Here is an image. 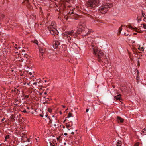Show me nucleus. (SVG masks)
Returning <instances> with one entry per match:
<instances>
[{
    "mask_svg": "<svg viewBox=\"0 0 146 146\" xmlns=\"http://www.w3.org/2000/svg\"><path fill=\"white\" fill-rule=\"evenodd\" d=\"M60 114H62V112L61 111H60Z\"/></svg>",
    "mask_w": 146,
    "mask_h": 146,
    "instance_id": "nucleus-53",
    "label": "nucleus"
},
{
    "mask_svg": "<svg viewBox=\"0 0 146 146\" xmlns=\"http://www.w3.org/2000/svg\"><path fill=\"white\" fill-rule=\"evenodd\" d=\"M133 29H137V28H136V27H135L134 28H133Z\"/></svg>",
    "mask_w": 146,
    "mask_h": 146,
    "instance_id": "nucleus-61",
    "label": "nucleus"
},
{
    "mask_svg": "<svg viewBox=\"0 0 146 146\" xmlns=\"http://www.w3.org/2000/svg\"><path fill=\"white\" fill-rule=\"evenodd\" d=\"M128 27L129 28H133V27L131 26H129Z\"/></svg>",
    "mask_w": 146,
    "mask_h": 146,
    "instance_id": "nucleus-40",
    "label": "nucleus"
},
{
    "mask_svg": "<svg viewBox=\"0 0 146 146\" xmlns=\"http://www.w3.org/2000/svg\"><path fill=\"white\" fill-rule=\"evenodd\" d=\"M71 133L72 134H74V132H71Z\"/></svg>",
    "mask_w": 146,
    "mask_h": 146,
    "instance_id": "nucleus-54",
    "label": "nucleus"
},
{
    "mask_svg": "<svg viewBox=\"0 0 146 146\" xmlns=\"http://www.w3.org/2000/svg\"><path fill=\"white\" fill-rule=\"evenodd\" d=\"M137 62H138V65H139V60H138Z\"/></svg>",
    "mask_w": 146,
    "mask_h": 146,
    "instance_id": "nucleus-46",
    "label": "nucleus"
},
{
    "mask_svg": "<svg viewBox=\"0 0 146 146\" xmlns=\"http://www.w3.org/2000/svg\"><path fill=\"white\" fill-rule=\"evenodd\" d=\"M88 111H89V110H88V109H87L86 110V112H88Z\"/></svg>",
    "mask_w": 146,
    "mask_h": 146,
    "instance_id": "nucleus-38",
    "label": "nucleus"
},
{
    "mask_svg": "<svg viewBox=\"0 0 146 146\" xmlns=\"http://www.w3.org/2000/svg\"><path fill=\"white\" fill-rule=\"evenodd\" d=\"M61 137V136H59L57 138V140L58 141H59L60 140V139Z\"/></svg>",
    "mask_w": 146,
    "mask_h": 146,
    "instance_id": "nucleus-30",
    "label": "nucleus"
},
{
    "mask_svg": "<svg viewBox=\"0 0 146 146\" xmlns=\"http://www.w3.org/2000/svg\"><path fill=\"white\" fill-rule=\"evenodd\" d=\"M143 26L144 28L145 29H146V24L145 23L143 24Z\"/></svg>",
    "mask_w": 146,
    "mask_h": 146,
    "instance_id": "nucleus-27",
    "label": "nucleus"
},
{
    "mask_svg": "<svg viewBox=\"0 0 146 146\" xmlns=\"http://www.w3.org/2000/svg\"><path fill=\"white\" fill-rule=\"evenodd\" d=\"M29 97V95H26L25 96V97L26 98H28Z\"/></svg>",
    "mask_w": 146,
    "mask_h": 146,
    "instance_id": "nucleus-35",
    "label": "nucleus"
},
{
    "mask_svg": "<svg viewBox=\"0 0 146 146\" xmlns=\"http://www.w3.org/2000/svg\"><path fill=\"white\" fill-rule=\"evenodd\" d=\"M69 13H71V14H74V13H73V11H70L69 12Z\"/></svg>",
    "mask_w": 146,
    "mask_h": 146,
    "instance_id": "nucleus-36",
    "label": "nucleus"
},
{
    "mask_svg": "<svg viewBox=\"0 0 146 146\" xmlns=\"http://www.w3.org/2000/svg\"><path fill=\"white\" fill-rule=\"evenodd\" d=\"M76 15V16H77V17H78V16L77 15H73V16H74V15Z\"/></svg>",
    "mask_w": 146,
    "mask_h": 146,
    "instance_id": "nucleus-58",
    "label": "nucleus"
},
{
    "mask_svg": "<svg viewBox=\"0 0 146 146\" xmlns=\"http://www.w3.org/2000/svg\"><path fill=\"white\" fill-rule=\"evenodd\" d=\"M46 103V102H44V104H45V103Z\"/></svg>",
    "mask_w": 146,
    "mask_h": 146,
    "instance_id": "nucleus-63",
    "label": "nucleus"
},
{
    "mask_svg": "<svg viewBox=\"0 0 146 146\" xmlns=\"http://www.w3.org/2000/svg\"><path fill=\"white\" fill-rule=\"evenodd\" d=\"M66 127L68 128V130H70V129H69L68 128L70 127L71 126L69 124H68V123H66Z\"/></svg>",
    "mask_w": 146,
    "mask_h": 146,
    "instance_id": "nucleus-21",
    "label": "nucleus"
},
{
    "mask_svg": "<svg viewBox=\"0 0 146 146\" xmlns=\"http://www.w3.org/2000/svg\"><path fill=\"white\" fill-rule=\"evenodd\" d=\"M48 111L50 113H51L52 112V109L51 108H48Z\"/></svg>",
    "mask_w": 146,
    "mask_h": 146,
    "instance_id": "nucleus-24",
    "label": "nucleus"
},
{
    "mask_svg": "<svg viewBox=\"0 0 146 146\" xmlns=\"http://www.w3.org/2000/svg\"><path fill=\"white\" fill-rule=\"evenodd\" d=\"M30 83V82H29V83H27V84L28 85H29V84Z\"/></svg>",
    "mask_w": 146,
    "mask_h": 146,
    "instance_id": "nucleus-60",
    "label": "nucleus"
},
{
    "mask_svg": "<svg viewBox=\"0 0 146 146\" xmlns=\"http://www.w3.org/2000/svg\"><path fill=\"white\" fill-rule=\"evenodd\" d=\"M26 82L24 83V85H25V84H26Z\"/></svg>",
    "mask_w": 146,
    "mask_h": 146,
    "instance_id": "nucleus-59",
    "label": "nucleus"
},
{
    "mask_svg": "<svg viewBox=\"0 0 146 146\" xmlns=\"http://www.w3.org/2000/svg\"><path fill=\"white\" fill-rule=\"evenodd\" d=\"M124 35H125V36H127L128 35V34H126V33H124Z\"/></svg>",
    "mask_w": 146,
    "mask_h": 146,
    "instance_id": "nucleus-41",
    "label": "nucleus"
},
{
    "mask_svg": "<svg viewBox=\"0 0 146 146\" xmlns=\"http://www.w3.org/2000/svg\"><path fill=\"white\" fill-rule=\"evenodd\" d=\"M127 89V88L125 86H122L121 88V89L123 92H125Z\"/></svg>",
    "mask_w": 146,
    "mask_h": 146,
    "instance_id": "nucleus-15",
    "label": "nucleus"
},
{
    "mask_svg": "<svg viewBox=\"0 0 146 146\" xmlns=\"http://www.w3.org/2000/svg\"><path fill=\"white\" fill-rule=\"evenodd\" d=\"M48 116V114H46V115H45V116L46 117H47Z\"/></svg>",
    "mask_w": 146,
    "mask_h": 146,
    "instance_id": "nucleus-57",
    "label": "nucleus"
},
{
    "mask_svg": "<svg viewBox=\"0 0 146 146\" xmlns=\"http://www.w3.org/2000/svg\"><path fill=\"white\" fill-rule=\"evenodd\" d=\"M47 93L46 92H44V94H47Z\"/></svg>",
    "mask_w": 146,
    "mask_h": 146,
    "instance_id": "nucleus-48",
    "label": "nucleus"
},
{
    "mask_svg": "<svg viewBox=\"0 0 146 146\" xmlns=\"http://www.w3.org/2000/svg\"><path fill=\"white\" fill-rule=\"evenodd\" d=\"M87 32H88V31H84V34H85V33H87Z\"/></svg>",
    "mask_w": 146,
    "mask_h": 146,
    "instance_id": "nucleus-47",
    "label": "nucleus"
},
{
    "mask_svg": "<svg viewBox=\"0 0 146 146\" xmlns=\"http://www.w3.org/2000/svg\"><path fill=\"white\" fill-rule=\"evenodd\" d=\"M66 35V36H74L75 38L76 36V34H75L74 31L73 30H71L70 31H66L65 32Z\"/></svg>",
    "mask_w": 146,
    "mask_h": 146,
    "instance_id": "nucleus-5",
    "label": "nucleus"
},
{
    "mask_svg": "<svg viewBox=\"0 0 146 146\" xmlns=\"http://www.w3.org/2000/svg\"><path fill=\"white\" fill-rule=\"evenodd\" d=\"M53 56H54L53 55H50L49 56H48V57L50 59H52L53 58Z\"/></svg>",
    "mask_w": 146,
    "mask_h": 146,
    "instance_id": "nucleus-25",
    "label": "nucleus"
},
{
    "mask_svg": "<svg viewBox=\"0 0 146 146\" xmlns=\"http://www.w3.org/2000/svg\"><path fill=\"white\" fill-rule=\"evenodd\" d=\"M116 146H121L122 143L121 141H118L116 143Z\"/></svg>",
    "mask_w": 146,
    "mask_h": 146,
    "instance_id": "nucleus-13",
    "label": "nucleus"
},
{
    "mask_svg": "<svg viewBox=\"0 0 146 146\" xmlns=\"http://www.w3.org/2000/svg\"><path fill=\"white\" fill-rule=\"evenodd\" d=\"M141 12H142V15H143V10H142L141 11Z\"/></svg>",
    "mask_w": 146,
    "mask_h": 146,
    "instance_id": "nucleus-50",
    "label": "nucleus"
},
{
    "mask_svg": "<svg viewBox=\"0 0 146 146\" xmlns=\"http://www.w3.org/2000/svg\"><path fill=\"white\" fill-rule=\"evenodd\" d=\"M40 116L42 117H43V115H42V114H40Z\"/></svg>",
    "mask_w": 146,
    "mask_h": 146,
    "instance_id": "nucleus-39",
    "label": "nucleus"
},
{
    "mask_svg": "<svg viewBox=\"0 0 146 146\" xmlns=\"http://www.w3.org/2000/svg\"><path fill=\"white\" fill-rule=\"evenodd\" d=\"M27 54H25V57H26V58H27V56H27Z\"/></svg>",
    "mask_w": 146,
    "mask_h": 146,
    "instance_id": "nucleus-42",
    "label": "nucleus"
},
{
    "mask_svg": "<svg viewBox=\"0 0 146 146\" xmlns=\"http://www.w3.org/2000/svg\"><path fill=\"white\" fill-rule=\"evenodd\" d=\"M112 6L109 3L106 4L100 7L99 8V11L102 13L105 14Z\"/></svg>",
    "mask_w": 146,
    "mask_h": 146,
    "instance_id": "nucleus-4",
    "label": "nucleus"
},
{
    "mask_svg": "<svg viewBox=\"0 0 146 146\" xmlns=\"http://www.w3.org/2000/svg\"><path fill=\"white\" fill-rule=\"evenodd\" d=\"M9 137H10V135H6V136H5V141H6V140L7 139H8L9 138Z\"/></svg>",
    "mask_w": 146,
    "mask_h": 146,
    "instance_id": "nucleus-22",
    "label": "nucleus"
},
{
    "mask_svg": "<svg viewBox=\"0 0 146 146\" xmlns=\"http://www.w3.org/2000/svg\"><path fill=\"white\" fill-rule=\"evenodd\" d=\"M62 106L63 108H64L65 107V106L62 105Z\"/></svg>",
    "mask_w": 146,
    "mask_h": 146,
    "instance_id": "nucleus-44",
    "label": "nucleus"
},
{
    "mask_svg": "<svg viewBox=\"0 0 146 146\" xmlns=\"http://www.w3.org/2000/svg\"><path fill=\"white\" fill-rule=\"evenodd\" d=\"M114 98L116 100H121V95L120 94L118 95L117 96H115Z\"/></svg>",
    "mask_w": 146,
    "mask_h": 146,
    "instance_id": "nucleus-12",
    "label": "nucleus"
},
{
    "mask_svg": "<svg viewBox=\"0 0 146 146\" xmlns=\"http://www.w3.org/2000/svg\"><path fill=\"white\" fill-rule=\"evenodd\" d=\"M60 44V43L58 41H55L53 43V47L55 49H56L58 46Z\"/></svg>",
    "mask_w": 146,
    "mask_h": 146,
    "instance_id": "nucleus-10",
    "label": "nucleus"
},
{
    "mask_svg": "<svg viewBox=\"0 0 146 146\" xmlns=\"http://www.w3.org/2000/svg\"><path fill=\"white\" fill-rule=\"evenodd\" d=\"M72 113H71L70 112L69 113L67 118H69L70 117H72Z\"/></svg>",
    "mask_w": 146,
    "mask_h": 146,
    "instance_id": "nucleus-20",
    "label": "nucleus"
},
{
    "mask_svg": "<svg viewBox=\"0 0 146 146\" xmlns=\"http://www.w3.org/2000/svg\"><path fill=\"white\" fill-rule=\"evenodd\" d=\"M84 30L83 31L82 29L80 27L79 28L77 31L76 33V35L79 34L81 32H82V34L84 35Z\"/></svg>",
    "mask_w": 146,
    "mask_h": 146,
    "instance_id": "nucleus-8",
    "label": "nucleus"
},
{
    "mask_svg": "<svg viewBox=\"0 0 146 146\" xmlns=\"http://www.w3.org/2000/svg\"><path fill=\"white\" fill-rule=\"evenodd\" d=\"M139 143L138 142L136 143L134 145V146H139Z\"/></svg>",
    "mask_w": 146,
    "mask_h": 146,
    "instance_id": "nucleus-26",
    "label": "nucleus"
},
{
    "mask_svg": "<svg viewBox=\"0 0 146 146\" xmlns=\"http://www.w3.org/2000/svg\"><path fill=\"white\" fill-rule=\"evenodd\" d=\"M22 135L21 136L22 137V139L23 140L24 138H27V135L25 132L23 133L22 134Z\"/></svg>",
    "mask_w": 146,
    "mask_h": 146,
    "instance_id": "nucleus-16",
    "label": "nucleus"
},
{
    "mask_svg": "<svg viewBox=\"0 0 146 146\" xmlns=\"http://www.w3.org/2000/svg\"><path fill=\"white\" fill-rule=\"evenodd\" d=\"M52 146H55L54 145Z\"/></svg>",
    "mask_w": 146,
    "mask_h": 146,
    "instance_id": "nucleus-64",
    "label": "nucleus"
},
{
    "mask_svg": "<svg viewBox=\"0 0 146 146\" xmlns=\"http://www.w3.org/2000/svg\"><path fill=\"white\" fill-rule=\"evenodd\" d=\"M117 121L118 123H123L124 121V119L119 116L117 117Z\"/></svg>",
    "mask_w": 146,
    "mask_h": 146,
    "instance_id": "nucleus-9",
    "label": "nucleus"
},
{
    "mask_svg": "<svg viewBox=\"0 0 146 146\" xmlns=\"http://www.w3.org/2000/svg\"><path fill=\"white\" fill-rule=\"evenodd\" d=\"M119 33H120L121 32L122 30V28L121 27H120L119 28Z\"/></svg>",
    "mask_w": 146,
    "mask_h": 146,
    "instance_id": "nucleus-28",
    "label": "nucleus"
},
{
    "mask_svg": "<svg viewBox=\"0 0 146 146\" xmlns=\"http://www.w3.org/2000/svg\"><path fill=\"white\" fill-rule=\"evenodd\" d=\"M33 85H37V82H34L33 83Z\"/></svg>",
    "mask_w": 146,
    "mask_h": 146,
    "instance_id": "nucleus-32",
    "label": "nucleus"
},
{
    "mask_svg": "<svg viewBox=\"0 0 146 146\" xmlns=\"http://www.w3.org/2000/svg\"><path fill=\"white\" fill-rule=\"evenodd\" d=\"M25 51V50H22V52H24Z\"/></svg>",
    "mask_w": 146,
    "mask_h": 146,
    "instance_id": "nucleus-56",
    "label": "nucleus"
},
{
    "mask_svg": "<svg viewBox=\"0 0 146 146\" xmlns=\"http://www.w3.org/2000/svg\"><path fill=\"white\" fill-rule=\"evenodd\" d=\"M4 119H5V118H4L3 119H2V120H1V121H2V122H3V120H4Z\"/></svg>",
    "mask_w": 146,
    "mask_h": 146,
    "instance_id": "nucleus-55",
    "label": "nucleus"
},
{
    "mask_svg": "<svg viewBox=\"0 0 146 146\" xmlns=\"http://www.w3.org/2000/svg\"><path fill=\"white\" fill-rule=\"evenodd\" d=\"M79 25L80 26H82V25L81 23Z\"/></svg>",
    "mask_w": 146,
    "mask_h": 146,
    "instance_id": "nucleus-52",
    "label": "nucleus"
},
{
    "mask_svg": "<svg viewBox=\"0 0 146 146\" xmlns=\"http://www.w3.org/2000/svg\"><path fill=\"white\" fill-rule=\"evenodd\" d=\"M28 73L30 75H31L32 74V73L31 72H29Z\"/></svg>",
    "mask_w": 146,
    "mask_h": 146,
    "instance_id": "nucleus-43",
    "label": "nucleus"
},
{
    "mask_svg": "<svg viewBox=\"0 0 146 146\" xmlns=\"http://www.w3.org/2000/svg\"><path fill=\"white\" fill-rule=\"evenodd\" d=\"M141 134L143 135H146V128H145L143 129L141 132Z\"/></svg>",
    "mask_w": 146,
    "mask_h": 146,
    "instance_id": "nucleus-14",
    "label": "nucleus"
},
{
    "mask_svg": "<svg viewBox=\"0 0 146 146\" xmlns=\"http://www.w3.org/2000/svg\"><path fill=\"white\" fill-rule=\"evenodd\" d=\"M87 4L88 7L95 9L96 7L99 6V0H89L87 1Z\"/></svg>",
    "mask_w": 146,
    "mask_h": 146,
    "instance_id": "nucleus-3",
    "label": "nucleus"
},
{
    "mask_svg": "<svg viewBox=\"0 0 146 146\" xmlns=\"http://www.w3.org/2000/svg\"><path fill=\"white\" fill-rule=\"evenodd\" d=\"M33 43H34L36 44L37 45H38V41L37 40H33V41H31Z\"/></svg>",
    "mask_w": 146,
    "mask_h": 146,
    "instance_id": "nucleus-19",
    "label": "nucleus"
},
{
    "mask_svg": "<svg viewBox=\"0 0 146 146\" xmlns=\"http://www.w3.org/2000/svg\"><path fill=\"white\" fill-rule=\"evenodd\" d=\"M135 31L139 33H141V30L140 31H137V29L135 30Z\"/></svg>",
    "mask_w": 146,
    "mask_h": 146,
    "instance_id": "nucleus-31",
    "label": "nucleus"
},
{
    "mask_svg": "<svg viewBox=\"0 0 146 146\" xmlns=\"http://www.w3.org/2000/svg\"><path fill=\"white\" fill-rule=\"evenodd\" d=\"M67 37V39L68 40V42L70 43L71 44L73 42V41L72 40V39L71 37L70 36H66Z\"/></svg>",
    "mask_w": 146,
    "mask_h": 146,
    "instance_id": "nucleus-11",
    "label": "nucleus"
},
{
    "mask_svg": "<svg viewBox=\"0 0 146 146\" xmlns=\"http://www.w3.org/2000/svg\"><path fill=\"white\" fill-rule=\"evenodd\" d=\"M137 20L139 22V21H141V17H138L137 18Z\"/></svg>",
    "mask_w": 146,
    "mask_h": 146,
    "instance_id": "nucleus-23",
    "label": "nucleus"
},
{
    "mask_svg": "<svg viewBox=\"0 0 146 146\" xmlns=\"http://www.w3.org/2000/svg\"><path fill=\"white\" fill-rule=\"evenodd\" d=\"M113 86V88H115V86H114V85H113V86Z\"/></svg>",
    "mask_w": 146,
    "mask_h": 146,
    "instance_id": "nucleus-51",
    "label": "nucleus"
},
{
    "mask_svg": "<svg viewBox=\"0 0 146 146\" xmlns=\"http://www.w3.org/2000/svg\"><path fill=\"white\" fill-rule=\"evenodd\" d=\"M139 72L138 71V70H137V77H138V76H139Z\"/></svg>",
    "mask_w": 146,
    "mask_h": 146,
    "instance_id": "nucleus-33",
    "label": "nucleus"
},
{
    "mask_svg": "<svg viewBox=\"0 0 146 146\" xmlns=\"http://www.w3.org/2000/svg\"><path fill=\"white\" fill-rule=\"evenodd\" d=\"M15 46H17V45L16 44H15Z\"/></svg>",
    "mask_w": 146,
    "mask_h": 146,
    "instance_id": "nucleus-62",
    "label": "nucleus"
},
{
    "mask_svg": "<svg viewBox=\"0 0 146 146\" xmlns=\"http://www.w3.org/2000/svg\"><path fill=\"white\" fill-rule=\"evenodd\" d=\"M133 34L134 35H136L137 34V33H134Z\"/></svg>",
    "mask_w": 146,
    "mask_h": 146,
    "instance_id": "nucleus-49",
    "label": "nucleus"
},
{
    "mask_svg": "<svg viewBox=\"0 0 146 146\" xmlns=\"http://www.w3.org/2000/svg\"><path fill=\"white\" fill-rule=\"evenodd\" d=\"M93 49V54L97 58L98 61L101 62L102 61L101 58H102L104 55L103 52L102 50H99L96 48L94 47Z\"/></svg>",
    "mask_w": 146,
    "mask_h": 146,
    "instance_id": "nucleus-1",
    "label": "nucleus"
},
{
    "mask_svg": "<svg viewBox=\"0 0 146 146\" xmlns=\"http://www.w3.org/2000/svg\"><path fill=\"white\" fill-rule=\"evenodd\" d=\"M23 112H24V113H26L27 112V111L26 110H23Z\"/></svg>",
    "mask_w": 146,
    "mask_h": 146,
    "instance_id": "nucleus-34",
    "label": "nucleus"
},
{
    "mask_svg": "<svg viewBox=\"0 0 146 146\" xmlns=\"http://www.w3.org/2000/svg\"><path fill=\"white\" fill-rule=\"evenodd\" d=\"M142 16L144 17V19H146V17L145 14L144 13L143 14V15H142Z\"/></svg>",
    "mask_w": 146,
    "mask_h": 146,
    "instance_id": "nucleus-29",
    "label": "nucleus"
},
{
    "mask_svg": "<svg viewBox=\"0 0 146 146\" xmlns=\"http://www.w3.org/2000/svg\"><path fill=\"white\" fill-rule=\"evenodd\" d=\"M140 46H139V48H138V49L140 51H143L144 50V49L143 47H142L141 48H140Z\"/></svg>",
    "mask_w": 146,
    "mask_h": 146,
    "instance_id": "nucleus-18",
    "label": "nucleus"
},
{
    "mask_svg": "<svg viewBox=\"0 0 146 146\" xmlns=\"http://www.w3.org/2000/svg\"><path fill=\"white\" fill-rule=\"evenodd\" d=\"M30 139H27V142H30Z\"/></svg>",
    "mask_w": 146,
    "mask_h": 146,
    "instance_id": "nucleus-37",
    "label": "nucleus"
},
{
    "mask_svg": "<svg viewBox=\"0 0 146 146\" xmlns=\"http://www.w3.org/2000/svg\"><path fill=\"white\" fill-rule=\"evenodd\" d=\"M39 51L40 52V56L43 57L44 56V53L45 52V50L44 48H39Z\"/></svg>",
    "mask_w": 146,
    "mask_h": 146,
    "instance_id": "nucleus-6",
    "label": "nucleus"
},
{
    "mask_svg": "<svg viewBox=\"0 0 146 146\" xmlns=\"http://www.w3.org/2000/svg\"><path fill=\"white\" fill-rule=\"evenodd\" d=\"M64 135L65 136H66L67 135V134L66 133H64Z\"/></svg>",
    "mask_w": 146,
    "mask_h": 146,
    "instance_id": "nucleus-45",
    "label": "nucleus"
},
{
    "mask_svg": "<svg viewBox=\"0 0 146 146\" xmlns=\"http://www.w3.org/2000/svg\"><path fill=\"white\" fill-rule=\"evenodd\" d=\"M56 24L54 21H52L48 28L50 31L51 34L53 35H57L58 34V32L56 29Z\"/></svg>",
    "mask_w": 146,
    "mask_h": 146,
    "instance_id": "nucleus-2",
    "label": "nucleus"
},
{
    "mask_svg": "<svg viewBox=\"0 0 146 146\" xmlns=\"http://www.w3.org/2000/svg\"><path fill=\"white\" fill-rule=\"evenodd\" d=\"M15 116L13 115H12L11 116V119L12 121H13L15 120Z\"/></svg>",
    "mask_w": 146,
    "mask_h": 146,
    "instance_id": "nucleus-17",
    "label": "nucleus"
},
{
    "mask_svg": "<svg viewBox=\"0 0 146 146\" xmlns=\"http://www.w3.org/2000/svg\"><path fill=\"white\" fill-rule=\"evenodd\" d=\"M84 31H88L87 33L84 34V36H87L89 34L91 33H92L93 32V31L92 29H88V28H84Z\"/></svg>",
    "mask_w": 146,
    "mask_h": 146,
    "instance_id": "nucleus-7",
    "label": "nucleus"
}]
</instances>
